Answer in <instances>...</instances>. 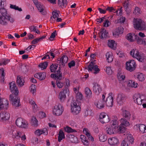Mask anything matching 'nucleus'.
Returning a JSON list of instances; mask_svg holds the SVG:
<instances>
[{"instance_id":"nucleus-1","label":"nucleus","mask_w":146,"mask_h":146,"mask_svg":"<svg viewBox=\"0 0 146 146\" xmlns=\"http://www.w3.org/2000/svg\"><path fill=\"white\" fill-rule=\"evenodd\" d=\"M6 5V0H0V24L6 25L7 22L9 21L13 23L14 20L7 13V11L5 8Z\"/></svg>"},{"instance_id":"nucleus-2","label":"nucleus","mask_w":146,"mask_h":146,"mask_svg":"<svg viewBox=\"0 0 146 146\" xmlns=\"http://www.w3.org/2000/svg\"><path fill=\"white\" fill-rule=\"evenodd\" d=\"M68 60V57L66 55H63L58 60L59 62L58 63L59 64L60 67L58 71H56V74H52L50 76L51 77L57 79V80L58 79H61L62 75V73L60 71V67H64L65 66Z\"/></svg>"},{"instance_id":"nucleus-3","label":"nucleus","mask_w":146,"mask_h":146,"mask_svg":"<svg viewBox=\"0 0 146 146\" xmlns=\"http://www.w3.org/2000/svg\"><path fill=\"white\" fill-rule=\"evenodd\" d=\"M126 38L129 41L133 42L136 39L137 42L139 44H143L146 46V39L139 37L134 34L128 33L126 36Z\"/></svg>"},{"instance_id":"nucleus-4","label":"nucleus","mask_w":146,"mask_h":146,"mask_svg":"<svg viewBox=\"0 0 146 146\" xmlns=\"http://www.w3.org/2000/svg\"><path fill=\"white\" fill-rule=\"evenodd\" d=\"M19 92H14L9 96V100L11 101L13 108L17 109L20 106V99L18 96Z\"/></svg>"},{"instance_id":"nucleus-5","label":"nucleus","mask_w":146,"mask_h":146,"mask_svg":"<svg viewBox=\"0 0 146 146\" xmlns=\"http://www.w3.org/2000/svg\"><path fill=\"white\" fill-rule=\"evenodd\" d=\"M130 54L133 58H136L138 61L143 62L145 58L143 54L140 53L138 50L133 49L130 51Z\"/></svg>"},{"instance_id":"nucleus-6","label":"nucleus","mask_w":146,"mask_h":146,"mask_svg":"<svg viewBox=\"0 0 146 146\" xmlns=\"http://www.w3.org/2000/svg\"><path fill=\"white\" fill-rule=\"evenodd\" d=\"M133 25L134 28L137 30H143L146 29L145 23L141 19H135Z\"/></svg>"},{"instance_id":"nucleus-7","label":"nucleus","mask_w":146,"mask_h":146,"mask_svg":"<svg viewBox=\"0 0 146 146\" xmlns=\"http://www.w3.org/2000/svg\"><path fill=\"white\" fill-rule=\"evenodd\" d=\"M71 110L72 112L75 114H78L80 110V104L77 100H72L71 102Z\"/></svg>"},{"instance_id":"nucleus-8","label":"nucleus","mask_w":146,"mask_h":146,"mask_svg":"<svg viewBox=\"0 0 146 146\" xmlns=\"http://www.w3.org/2000/svg\"><path fill=\"white\" fill-rule=\"evenodd\" d=\"M121 123L120 126L117 129V132L119 133H122L125 132V128L123 126H127L129 125V123L127 121V120L125 119V118H123L121 119L120 120Z\"/></svg>"},{"instance_id":"nucleus-9","label":"nucleus","mask_w":146,"mask_h":146,"mask_svg":"<svg viewBox=\"0 0 146 146\" xmlns=\"http://www.w3.org/2000/svg\"><path fill=\"white\" fill-rule=\"evenodd\" d=\"M33 1L41 14L43 15H45L47 14V11L44 9V6L40 2H38V0H33Z\"/></svg>"},{"instance_id":"nucleus-10","label":"nucleus","mask_w":146,"mask_h":146,"mask_svg":"<svg viewBox=\"0 0 146 146\" xmlns=\"http://www.w3.org/2000/svg\"><path fill=\"white\" fill-rule=\"evenodd\" d=\"M63 110L62 106L60 104L58 103L54 106L53 110V113L56 116H59L62 114Z\"/></svg>"},{"instance_id":"nucleus-11","label":"nucleus","mask_w":146,"mask_h":146,"mask_svg":"<svg viewBox=\"0 0 146 146\" xmlns=\"http://www.w3.org/2000/svg\"><path fill=\"white\" fill-rule=\"evenodd\" d=\"M16 124L19 127L22 128H26L28 127L27 122L20 117L18 118L17 119Z\"/></svg>"},{"instance_id":"nucleus-12","label":"nucleus","mask_w":146,"mask_h":146,"mask_svg":"<svg viewBox=\"0 0 146 146\" xmlns=\"http://www.w3.org/2000/svg\"><path fill=\"white\" fill-rule=\"evenodd\" d=\"M136 63L134 60H130L126 63V68L127 70L131 72L136 68Z\"/></svg>"},{"instance_id":"nucleus-13","label":"nucleus","mask_w":146,"mask_h":146,"mask_svg":"<svg viewBox=\"0 0 146 146\" xmlns=\"http://www.w3.org/2000/svg\"><path fill=\"white\" fill-rule=\"evenodd\" d=\"M99 120L102 123H108L110 121L108 115L104 112L100 114Z\"/></svg>"},{"instance_id":"nucleus-14","label":"nucleus","mask_w":146,"mask_h":146,"mask_svg":"<svg viewBox=\"0 0 146 146\" xmlns=\"http://www.w3.org/2000/svg\"><path fill=\"white\" fill-rule=\"evenodd\" d=\"M11 128L12 137L15 139H18L20 138L22 135V132L16 130H13L14 129L13 127H12Z\"/></svg>"},{"instance_id":"nucleus-15","label":"nucleus","mask_w":146,"mask_h":146,"mask_svg":"<svg viewBox=\"0 0 146 146\" xmlns=\"http://www.w3.org/2000/svg\"><path fill=\"white\" fill-rule=\"evenodd\" d=\"M9 102L6 99L3 100L0 97V110L4 108L7 109L9 107Z\"/></svg>"},{"instance_id":"nucleus-16","label":"nucleus","mask_w":146,"mask_h":146,"mask_svg":"<svg viewBox=\"0 0 146 146\" xmlns=\"http://www.w3.org/2000/svg\"><path fill=\"white\" fill-rule=\"evenodd\" d=\"M109 96L107 98L106 101V103L107 106L108 107H112L113 104V96H112V93H110Z\"/></svg>"},{"instance_id":"nucleus-17","label":"nucleus","mask_w":146,"mask_h":146,"mask_svg":"<svg viewBox=\"0 0 146 146\" xmlns=\"http://www.w3.org/2000/svg\"><path fill=\"white\" fill-rule=\"evenodd\" d=\"M133 99L134 102L138 105H141L142 103L143 99H141L140 96V94H136L133 95Z\"/></svg>"},{"instance_id":"nucleus-18","label":"nucleus","mask_w":146,"mask_h":146,"mask_svg":"<svg viewBox=\"0 0 146 146\" xmlns=\"http://www.w3.org/2000/svg\"><path fill=\"white\" fill-rule=\"evenodd\" d=\"M25 82V80L23 77L20 76H17V83L19 87H22L24 86Z\"/></svg>"},{"instance_id":"nucleus-19","label":"nucleus","mask_w":146,"mask_h":146,"mask_svg":"<svg viewBox=\"0 0 146 146\" xmlns=\"http://www.w3.org/2000/svg\"><path fill=\"white\" fill-rule=\"evenodd\" d=\"M123 28L120 27H118L117 29L115 30L113 33V35L115 37H117L123 33Z\"/></svg>"},{"instance_id":"nucleus-20","label":"nucleus","mask_w":146,"mask_h":146,"mask_svg":"<svg viewBox=\"0 0 146 146\" xmlns=\"http://www.w3.org/2000/svg\"><path fill=\"white\" fill-rule=\"evenodd\" d=\"M125 95L122 93H119L117 97L118 103L120 105H122L125 102Z\"/></svg>"},{"instance_id":"nucleus-21","label":"nucleus","mask_w":146,"mask_h":146,"mask_svg":"<svg viewBox=\"0 0 146 146\" xmlns=\"http://www.w3.org/2000/svg\"><path fill=\"white\" fill-rule=\"evenodd\" d=\"M10 117L9 114L5 111L1 112L0 113V119L2 121L8 119Z\"/></svg>"},{"instance_id":"nucleus-22","label":"nucleus","mask_w":146,"mask_h":146,"mask_svg":"<svg viewBox=\"0 0 146 146\" xmlns=\"http://www.w3.org/2000/svg\"><path fill=\"white\" fill-rule=\"evenodd\" d=\"M108 143L111 145H115L119 143V140L116 137L110 138L108 140Z\"/></svg>"},{"instance_id":"nucleus-23","label":"nucleus","mask_w":146,"mask_h":146,"mask_svg":"<svg viewBox=\"0 0 146 146\" xmlns=\"http://www.w3.org/2000/svg\"><path fill=\"white\" fill-rule=\"evenodd\" d=\"M35 133L36 135L39 136L42 134L46 135L48 134V130L47 129L44 128L42 129L36 130Z\"/></svg>"},{"instance_id":"nucleus-24","label":"nucleus","mask_w":146,"mask_h":146,"mask_svg":"<svg viewBox=\"0 0 146 146\" xmlns=\"http://www.w3.org/2000/svg\"><path fill=\"white\" fill-rule=\"evenodd\" d=\"M117 129L112 126L107 127L106 129V133L109 135H112L115 133Z\"/></svg>"},{"instance_id":"nucleus-25","label":"nucleus","mask_w":146,"mask_h":146,"mask_svg":"<svg viewBox=\"0 0 146 146\" xmlns=\"http://www.w3.org/2000/svg\"><path fill=\"white\" fill-rule=\"evenodd\" d=\"M101 33V35L100 37L102 39L108 36V31L105 30L104 28H102L100 31V33Z\"/></svg>"},{"instance_id":"nucleus-26","label":"nucleus","mask_w":146,"mask_h":146,"mask_svg":"<svg viewBox=\"0 0 146 146\" xmlns=\"http://www.w3.org/2000/svg\"><path fill=\"white\" fill-rule=\"evenodd\" d=\"M105 100H100L96 104L97 108L99 109H101L104 107Z\"/></svg>"},{"instance_id":"nucleus-27","label":"nucleus","mask_w":146,"mask_h":146,"mask_svg":"<svg viewBox=\"0 0 146 146\" xmlns=\"http://www.w3.org/2000/svg\"><path fill=\"white\" fill-rule=\"evenodd\" d=\"M35 77L40 80H42L45 78L46 74L44 72L37 73L35 74Z\"/></svg>"},{"instance_id":"nucleus-28","label":"nucleus","mask_w":146,"mask_h":146,"mask_svg":"<svg viewBox=\"0 0 146 146\" xmlns=\"http://www.w3.org/2000/svg\"><path fill=\"white\" fill-rule=\"evenodd\" d=\"M67 92H60L58 98L61 102H63L66 98V93Z\"/></svg>"},{"instance_id":"nucleus-29","label":"nucleus","mask_w":146,"mask_h":146,"mask_svg":"<svg viewBox=\"0 0 146 146\" xmlns=\"http://www.w3.org/2000/svg\"><path fill=\"white\" fill-rule=\"evenodd\" d=\"M11 91H19L14 82H12L9 84Z\"/></svg>"},{"instance_id":"nucleus-30","label":"nucleus","mask_w":146,"mask_h":146,"mask_svg":"<svg viewBox=\"0 0 146 146\" xmlns=\"http://www.w3.org/2000/svg\"><path fill=\"white\" fill-rule=\"evenodd\" d=\"M136 126L139 128L140 131L142 133L146 132V127L143 124H137Z\"/></svg>"},{"instance_id":"nucleus-31","label":"nucleus","mask_w":146,"mask_h":146,"mask_svg":"<svg viewBox=\"0 0 146 146\" xmlns=\"http://www.w3.org/2000/svg\"><path fill=\"white\" fill-rule=\"evenodd\" d=\"M80 138L82 140V143L84 145L86 146L89 145V143L88 141L85 136L81 135H80Z\"/></svg>"},{"instance_id":"nucleus-32","label":"nucleus","mask_w":146,"mask_h":146,"mask_svg":"<svg viewBox=\"0 0 146 146\" xmlns=\"http://www.w3.org/2000/svg\"><path fill=\"white\" fill-rule=\"evenodd\" d=\"M130 144H133L134 141L133 136L131 134L127 135V138L125 139Z\"/></svg>"},{"instance_id":"nucleus-33","label":"nucleus","mask_w":146,"mask_h":146,"mask_svg":"<svg viewBox=\"0 0 146 146\" xmlns=\"http://www.w3.org/2000/svg\"><path fill=\"white\" fill-rule=\"evenodd\" d=\"M58 135V141L60 142L63 139H64L65 138L64 133L62 130H60Z\"/></svg>"},{"instance_id":"nucleus-34","label":"nucleus","mask_w":146,"mask_h":146,"mask_svg":"<svg viewBox=\"0 0 146 146\" xmlns=\"http://www.w3.org/2000/svg\"><path fill=\"white\" fill-rule=\"evenodd\" d=\"M31 32H34L37 34H40V32L37 29V27L35 26H31L29 27Z\"/></svg>"},{"instance_id":"nucleus-35","label":"nucleus","mask_w":146,"mask_h":146,"mask_svg":"<svg viewBox=\"0 0 146 146\" xmlns=\"http://www.w3.org/2000/svg\"><path fill=\"white\" fill-rule=\"evenodd\" d=\"M95 65L93 62H91L87 66L85 67V68L87 69L89 72H92L94 67Z\"/></svg>"},{"instance_id":"nucleus-36","label":"nucleus","mask_w":146,"mask_h":146,"mask_svg":"<svg viewBox=\"0 0 146 146\" xmlns=\"http://www.w3.org/2000/svg\"><path fill=\"white\" fill-rule=\"evenodd\" d=\"M95 65L93 62H91L87 66L85 67V68L87 69L89 72H92L94 67Z\"/></svg>"},{"instance_id":"nucleus-37","label":"nucleus","mask_w":146,"mask_h":146,"mask_svg":"<svg viewBox=\"0 0 146 146\" xmlns=\"http://www.w3.org/2000/svg\"><path fill=\"white\" fill-rule=\"evenodd\" d=\"M122 113L123 116L127 119H129L131 116V115L128 111L125 110H123Z\"/></svg>"},{"instance_id":"nucleus-38","label":"nucleus","mask_w":146,"mask_h":146,"mask_svg":"<svg viewBox=\"0 0 146 146\" xmlns=\"http://www.w3.org/2000/svg\"><path fill=\"white\" fill-rule=\"evenodd\" d=\"M38 120L35 117H32L31 121V123L32 125L35 127L37 126H38Z\"/></svg>"},{"instance_id":"nucleus-39","label":"nucleus","mask_w":146,"mask_h":146,"mask_svg":"<svg viewBox=\"0 0 146 146\" xmlns=\"http://www.w3.org/2000/svg\"><path fill=\"white\" fill-rule=\"evenodd\" d=\"M66 85L63 91H69L68 88L70 86V81L68 79H66L65 81Z\"/></svg>"},{"instance_id":"nucleus-40","label":"nucleus","mask_w":146,"mask_h":146,"mask_svg":"<svg viewBox=\"0 0 146 146\" xmlns=\"http://www.w3.org/2000/svg\"><path fill=\"white\" fill-rule=\"evenodd\" d=\"M108 46L111 48L113 49H115L116 44L115 43V41L113 40H109L108 44Z\"/></svg>"},{"instance_id":"nucleus-41","label":"nucleus","mask_w":146,"mask_h":146,"mask_svg":"<svg viewBox=\"0 0 146 146\" xmlns=\"http://www.w3.org/2000/svg\"><path fill=\"white\" fill-rule=\"evenodd\" d=\"M106 60L108 62H111L113 60L112 56L109 52H108L106 53Z\"/></svg>"},{"instance_id":"nucleus-42","label":"nucleus","mask_w":146,"mask_h":146,"mask_svg":"<svg viewBox=\"0 0 146 146\" xmlns=\"http://www.w3.org/2000/svg\"><path fill=\"white\" fill-rule=\"evenodd\" d=\"M93 90L94 91H101V88L100 86L97 84H93Z\"/></svg>"},{"instance_id":"nucleus-43","label":"nucleus","mask_w":146,"mask_h":146,"mask_svg":"<svg viewBox=\"0 0 146 146\" xmlns=\"http://www.w3.org/2000/svg\"><path fill=\"white\" fill-rule=\"evenodd\" d=\"M58 4L59 5L62 7H64L65 5L67 4V0H58Z\"/></svg>"},{"instance_id":"nucleus-44","label":"nucleus","mask_w":146,"mask_h":146,"mask_svg":"<svg viewBox=\"0 0 146 146\" xmlns=\"http://www.w3.org/2000/svg\"><path fill=\"white\" fill-rule=\"evenodd\" d=\"M117 76L118 79L120 81L124 80L125 78V76L120 72L118 73Z\"/></svg>"},{"instance_id":"nucleus-45","label":"nucleus","mask_w":146,"mask_h":146,"mask_svg":"<svg viewBox=\"0 0 146 146\" xmlns=\"http://www.w3.org/2000/svg\"><path fill=\"white\" fill-rule=\"evenodd\" d=\"M83 95L80 92H77L76 93V98L78 102L79 100H81L83 98Z\"/></svg>"},{"instance_id":"nucleus-46","label":"nucleus","mask_w":146,"mask_h":146,"mask_svg":"<svg viewBox=\"0 0 146 146\" xmlns=\"http://www.w3.org/2000/svg\"><path fill=\"white\" fill-rule=\"evenodd\" d=\"M65 131L68 133L76 132V131L74 129H72L71 127L67 126L64 128Z\"/></svg>"},{"instance_id":"nucleus-47","label":"nucleus","mask_w":146,"mask_h":146,"mask_svg":"<svg viewBox=\"0 0 146 146\" xmlns=\"http://www.w3.org/2000/svg\"><path fill=\"white\" fill-rule=\"evenodd\" d=\"M10 5V7L11 9L18 10L19 11H22L21 8H19L18 6H17L16 5H13L11 4Z\"/></svg>"},{"instance_id":"nucleus-48","label":"nucleus","mask_w":146,"mask_h":146,"mask_svg":"<svg viewBox=\"0 0 146 146\" xmlns=\"http://www.w3.org/2000/svg\"><path fill=\"white\" fill-rule=\"evenodd\" d=\"M10 62V60L7 58L3 59L0 61V66L2 65H5Z\"/></svg>"},{"instance_id":"nucleus-49","label":"nucleus","mask_w":146,"mask_h":146,"mask_svg":"<svg viewBox=\"0 0 146 146\" xmlns=\"http://www.w3.org/2000/svg\"><path fill=\"white\" fill-rule=\"evenodd\" d=\"M137 78L140 81H143L145 80L144 75L141 73H139L137 76Z\"/></svg>"},{"instance_id":"nucleus-50","label":"nucleus","mask_w":146,"mask_h":146,"mask_svg":"<svg viewBox=\"0 0 146 146\" xmlns=\"http://www.w3.org/2000/svg\"><path fill=\"white\" fill-rule=\"evenodd\" d=\"M58 67V64H52L50 66V70L52 72H55Z\"/></svg>"},{"instance_id":"nucleus-51","label":"nucleus","mask_w":146,"mask_h":146,"mask_svg":"<svg viewBox=\"0 0 146 146\" xmlns=\"http://www.w3.org/2000/svg\"><path fill=\"white\" fill-rule=\"evenodd\" d=\"M48 65V62H44L40 64L39 66L40 67L42 70H44L46 69Z\"/></svg>"},{"instance_id":"nucleus-52","label":"nucleus","mask_w":146,"mask_h":146,"mask_svg":"<svg viewBox=\"0 0 146 146\" xmlns=\"http://www.w3.org/2000/svg\"><path fill=\"white\" fill-rule=\"evenodd\" d=\"M99 139L100 141L104 142L107 140V137L105 135L102 134L99 137Z\"/></svg>"},{"instance_id":"nucleus-53","label":"nucleus","mask_w":146,"mask_h":146,"mask_svg":"<svg viewBox=\"0 0 146 146\" xmlns=\"http://www.w3.org/2000/svg\"><path fill=\"white\" fill-rule=\"evenodd\" d=\"M60 80L58 79L56 81L57 86L59 88H61L64 85V83L62 82Z\"/></svg>"},{"instance_id":"nucleus-54","label":"nucleus","mask_w":146,"mask_h":146,"mask_svg":"<svg viewBox=\"0 0 146 146\" xmlns=\"http://www.w3.org/2000/svg\"><path fill=\"white\" fill-rule=\"evenodd\" d=\"M68 139L72 143H75V139H77V137L73 135H70L68 136Z\"/></svg>"},{"instance_id":"nucleus-55","label":"nucleus","mask_w":146,"mask_h":146,"mask_svg":"<svg viewBox=\"0 0 146 146\" xmlns=\"http://www.w3.org/2000/svg\"><path fill=\"white\" fill-rule=\"evenodd\" d=\"M116 117H115V120H114L113 121V123H112L111 126H112L113 127H114L115 128L117 129H118V125L117 121L116 120Z\"/></svg>"},{"instance_id":"nucleus-56","label":"nucleus","mask_w":146,"mask_h":146,"mask_svg":"<svg viewBox=\"0 0 146 146\" xmlns=\"http://www.w3.org/2000/svg\"><path fill=\"white\" fill-rule=\"evenodd\" d=\"M106 73L109 75H111L112 74V71L111 69V67L110 66L106 67Z\"/></svg>"},{"instance_id":"nucleus-57","label":"nucleus","mask_w":146,"mask_h":146,"mask_svg":"<svg viewBox=\"0 0 146 146\" xmlns=\"http://www.w3.org/2000/svg\"><path fill=\"white\" fill-rule=\"evenodd\" d=\"M92 71H94V72H93L95 74H97L99 73V72L100 71V69L98 68V66L96 65H95L94 66V67Z\"/></svg>"},{"instance_id":"nucleus-58","label":"nucleus","mask_w":146,"mask_h":146,"mask_svg":"<svg viewBox=\"0 0 146 146\" xmlns=\"http://www.w3.org/2000/svg\"><path fill=\"white\" fill-rule=\"evenodd\" d=\"M92 114V112L91 110L90 109L87 108L85 111L84 115L86 116L88 115H90Z\"/></svg>"},{"instance_id":"nucleus-59","label":"nucleus","mask_w":146,"mask_h":146,"mask_svg":"<svg viewBox=\"0 0 146 146\" xmlns=\"http://www.w3.org/2000/svg\"><path fill=\"white\" fill-rule=\"evenodd\" d=\"M76 65L75 62L73 60H72L68 64V67L70 68H71L72 67Z\"/></svg>"},{"instance_id":"nucleus-60","label":"nucleus","mask_w":146,"mask_h":146,"mask_svg":"<svg viewBox=\"0 0 146 146\" xmlns=\"http://www.w3.org/2000/svg\"><path fill=\"white\" fill-rule=\"evenodd\" d=\"M110 24L111 23L109 21L108 19H106L105 20V21L104 22L103 26L104 27H108L110 26Z\"/></svg>"},{"instance_id":"nucleus-61","label":"nucleus","mask_w":146,"mask_h":146,"mask_svg":"<svg viewBox=\"0 0 146 146\" xmlns=\"http://www.w3.org/2000/svg\"><path fill=\"white\" fill-rule=\"evenodd\" d=\"M56 35H57L56 31H55L51 34V35L50 37V40H52L53 39H52L54 38L55 37V36Z\"/></svg>"},{"instance_id":"nucleus-62","label":"nucleus","mask_w":146,"mask_h":146,"mask_svg":"<svg viewBox=\"0 0 146 146\" xmlns=\"http://www.w3.org/2000/svg\"><path fill=\"white\" fill-rule=\"evenodd\" d=\"M130 144L125 139L122 141L121 145L122 146H128Z\"/></svg>"},{"instance_id":"nucleus-63","label":"nucleus","mask_w":146,"mask_h":146,"mask_svg":"<svg viewBox=\"0 0 146 146\" xmlns=\"http://www.w3.org/2000/svg\"><path fill=\"white\" fill-rule=\"evenodd\" d=\"M125 20V17L122 16L117 20L118 22H120V23H124Z\"/></svg>"},{"instance_id":"nucleus-64","label":"nucleus","mask_w":146,"mask_h":146,"mask_svg":"<svg viewBox=\"0 0 146 146\" xmlns=\"http://www.w3.org/2000/svg\"><path fill=\"white\" fill-rule=\"evenodd\" d=\"M36 86L35 84H32L30 87V91H35L36 90Z\"/></svg>"}]
</instances>
